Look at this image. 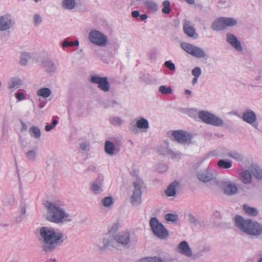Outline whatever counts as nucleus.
Instances as JSON below:
<instances>
[{"label":"nucleus","mask_w":262,"mask_h":262,"mask_svg":"<svg viewBox=\"0 0 262 262\" xmlns=\"http://www.w3.org/2000/svg\"><path fill=\"white\" fill-rule=\"evenodd\" d=\"M132 16L134 18H137L140 16V13L137 10H135L132 12Z\"/></svg>","instance_id":"nucleus-53"},{"label":"nucleus","mask_w":262,"mask_h":262,"mask_svg":"<svg viewBox=\"0 0 262 262\" xmlns=\"http://www.w3.org/2000/svg\"><path fill=\"white\" fill-rule=\"evenodd\" d=\"M192 74L196 77H199L201 74V70L199 67H195L192 70Z\"/></svg>","instance_id":"nucleus-47"},{"label":"nucleus","mask_w":262,"mask_h":262,"mask_svg":"<svg viewBox=\"0 0 262 262\" xmlns=\"http://www.w3.org/2000/svg\"><path fill=\"white\" fill-rule=\"evenodd\" d=\"M69 41H68L67 39H65L63 41V42L61 43V46L63 48H66L67 47H69Z\"/></svg>","instance_id":"nucleus-54"},{"label":"nucleus","mask_w":262,"mask_h":262,"mask_svg":"<svg viewBox=\"0 0 262 262\" xmlns=\"http://www.w3.org/2000/svg\"><path fill=\"white\" fill-rule=\"evenodd\" d=\"M136 262H147V257H145L138 260Z\"/></svg>","instance_id":"nucleus-57"},{"label":"nucleus","mask_w":262,"mask_h":262,"mask_svg":"<svg viewBox=\"0 0 262 262\" xmlns=\"http://www.w3.org/2000/svg\"><path fill=\"white\" fill-rule=\"evenodd\" d=\"M21 212L24 214L25 213V212H26L25 209H22Z\"/></svg>","instance_id":"nucleus-63"},{"label":"nucleus","mask_w":262,"mask_h":262,"mask_svg":"<svg viewBox=\"0 0 262 262\" xmlns=\"http://www.w3.org/2000/svg\"><path fill=\"white\" fill-rule=\"evenodd\" d=\"M227 41L233 47H234L237 50L242 51V48L241 45V42L237 40V38L233 35L228 34H227Z\"/></svg>","instance_id":"nucleus-20"},{"label":"nucleus","mask_w":262,"mask_h":262,"mask_svg":"<svg viewBox=\"0 0 262 262\" xmlns=\"http://www.w3.org/2000/svg\"><path fill=\"white\" fill-rule=\"evenodd\" d=\"M130 233L126 230L116 234L114 235V239L117 244H120L122 246H126L128 245L130 241Z\"/></svg>","instance_id":"nucleus-14"},{"label":"nucleus","mask_w":262,"mask_h":262,"mask_svg":"<svg viewBox=\"0 0 262 262\" xmlns=\"http://www.w3.org/2000/svg\"><path fill=\"white\" fill-rule=\"evenodd\" d=\"M129 128L134 134L144 132L147 128V120L142 117L135 118L130 122Z\"/></svg>","instance_id":"nucleus-5"},{"label":"nucleus","mask_w":262,"mask_h":262,"mask_svg":"<svg viewBox=\"0 0 262 262\" xmlns=\"http://www.w3.org/2000/svg\"><path fill=\"white\" fill-rule=\"evenodd\" d=\"M179 185L177 181H174L170 184L165 190V193L168 196H174L176 194V188Z\"/></svg>","instance_id":"nucleus-27"},{"label":"nucleus","mask_w":262,"mask_h":262,"mask_svg":"<svg viewBox=\"0 0 262 262\" xmlns=\"http://www.w3.org/2000/svg\"><path fill=\"white\" fill-rule=\"evenodd\" d=\"M234 221L238 228L248 234L258 236L262 233V226L257 222L245 220L240 215H236Z\"/></svg>","instance_id":"nucleus-3"},{"label":"nucleus","mask_w":262,"mask_h":262,"mask_svg":"<svg viewBox=\"0 0 262 262\" xmlns=\"http://www.w3.org/2000/svg\"><path fill=\"white\" fill-rule=\"evenodd\" d=\"M225 26V29L227 27H231L236 24V20L232 18L221 17Z\"/></svg>","instance_id":"nucleus-37"},{"label":"nucleus","mask_w":262,"mask_h":262,"mask_svg":"<svg viewBox=\"0 0 262 262\" xmlns=\"http://www.w3.org/2000/svg\"><path fill=\"white\" fill-rule=\"evenodd\" d=\"M165 66L168 68L169 70L173 71L176 69L175 65L173 63L171 62L170 61H166L164 63Z\"/></svg>","instance_id":"nucleus-48"},{"label":"nucleus","mask_w":262,"mask_h":262,"mask_svg":"<svg viewBox=\"0 0 262 262\" xmlns=\"http://www.w3.org/2000/svg\"><path fill=\"white\" fill-rule=\"evenodd\" d=\"M14 196L12 194H7L5 198V203L8 205H11L14 202Z\"/></svg>","instance_id":"nucleus-42"},{"label":"nucleus","mask_w":262,"mask_h":262,"mask_svg":"<svg viewBox=\"0 0 262 262\" xmlns=\"http://www.w3.org/2000/svg\"><path fill=\"white\" fill-rule=\"evenodd\" d=\"M243 119L245 121L251 124L255 121L256 116L252 111H248L244 113Z\"/></svg>","instance_id":"nucleus-23"},{"label":"nucleus","mask_w":262,"mask_h":262,"mask_svg":"<svg viewBox=\"0 0 262 262\" xmlns=\"http://www.w3.org/2000/svg\"><path fill=\"white\" fill-rule=\"evenodd\" d=\"M97 244L99 249L102 250L111 249L113 248H117V244L114 239V236L111 237L108 235H106L103 237L102 242H100Z\"/></svg>","instance_id":"nucleus-13"},{"label":"nucleus","mask_w":262,"mask_h":262,"mask_svg":"<svg viewBox=\"0 0 262 262\" xmlns=\"http://www.w3.org/2000/svg\"><path fill=\"white\" fill-rule=\"evenodd\" d=\"M224 190L226 194L231 195L237 192V188L234 184L227 183L225 184Z\"/></svg>","instance_id":"nucleus-24"},{"label":"nucleus","mask_w":262,"mask_h":262,"mask_svg":"<svg viewBox=\"0 0 262 262\" xmlns=\"http://www.w3.org/2000/svg\"><path fill=\"white\" fill-rule=\"evenodd\" d=\"M179 250L181 253L186 256H190L192 255L191 250L186 241H183L180 243Z\"/></svg>","instance_id":"nucleus-19"},{"label":"nucleus","mask_w":262,"mask_h":262,"mask_svg":"<svg viewBox=\"0 0 262 262\" xmlns=\"http://www.w3.org/2000/svg\"><path fill=\"white\" fill-rule=\"evenodd\" d=\"M149 224L154 233L159 238L164 239L168 236V230L156 218H151Z\"/></svg>","instance_id":"nucleus-6"},{"label":"nucleus","mask_w":262,"mask_h":262,"mask_svg":"<svg viewBox=\"0 0 262 262\" xmlns=\"http://www.w3.org/2000/svg\"><path fill=\"white\" fill-rule=\"evenodd\" d=\"M185 1L189 4H193L194 3V0H185Z\"/></svg>","instance_id":"nucleus-59"},{"label":"nucleus","mask_w":262,"mask_h":262,"mask_svg":"<svg viewBox=\"0 0 262 262\" xmlns=\"http://www.w3.org/2000/svg\"><path fill=\"white\" fill-rule=\"evenodd\" d=\"M183 31L186 34L191 37L196 38L197 34L193 26L188 20H185L183 25Z\"/></svg>","instance_id":"nucleus-18"},{"label":"nucleus","mask_w":262,"mask_h":262,"mask_svg":"<svg viewBox=\"0 0 262 262\" xmlns=\"http://www.w3.org/2000/svg\"><path fill=\"white\" fill-rule=\"evenodd\" d=\"M46 219L57 224H65L72 222L73 215L66 210L64 206L58 202H47L46 205Z\"/></svg>","instance_id":"nucleus-2"},{"label":"nucleus","mask_w":262,"mask_h":262,"mask_svg":"<svg viewBox=\"0 0 262 262\" xmlns=\"http://www.w3.org/2000/svg\"><path fill=\"white\" fill-rule=\"evenodd\" d=\"M191 92L190 90H185V94L190 95L191 94Z\"/></svg>","instance_id":"nucleus-61"},{"label":"nucleus","mask_w":262,"mask_h":262,"mask_svg":"<svg viewBox=\"0 0 262 262\" xmlns=\"http://www.w3.org/2000/svg\"><path fill=\"white\" fill-rule=\"evenodd\" d=\"M258 262H262V258H260L258 260Z\"/></svg>","instance_id":"nucleus-64"},{"label":"nucleus","mask_w":262,"mask_h":262,"mask_svg":"<svg viewBox=\"0 0 262 262\" xmlns=\"http://www.w3.org/2000/svg\"><path fill=\"white\" fill-rule=\"evenodd\" d=\"M143 182L142 180L138 179L133 183L134 189L133 195L130 198V203L134 206L139 205L142 201V191L141 188L143 186Z\"/></svg>","instance_id":"nucleus-7"},{"label":"nucleus","mask_w":262,"mask_h":262,"mask_svg":"<svg viewBox=\"0 0 262 262\" xmlns=\"http://www.w3.org/2000/svg\"><path fill=\"white\" fill-rule=\"evenodd\" d=\"M165 219L167 221L173 222L178 220V216L173 214L168 213L165 215Z\"/></svg>","instance_id":"nucleus-44"},{"label":"nucleus","mask_w":262,"mask_h":262,"mask_svg":"<svg viewBox=\"0 0 262 262\" xmlns=\"http://www.w3.org/2000/svg\"><path fill=\"white\" fill-rule=\"evenodd\" d=\"M15 98L17 100V101H21L26 99V95L20 92H17L15 93Z\"/></svg>","instance_id":"nucleus-46"},{"label":"nucleus","mask_w":262,"mask_h":262,"mask_svg":"<svg viewBox=\"0 0 262 262\" xmlns=\"http://www.w3.org/2000/svg\"><path fill=\"white\" fill-rule=\"evenodd\" d=\"M41 65L44 70L50 75L54 74L57 70L56 64L49 58L44 59L42 61Z\"/></svg>","instance_id":"nucleus-16"},{"label":"nucleus","mask_w":262,"mask_h":262,"mask_svg":"<svg viewBox=\"0 0 262 262\" xmlns=\"http://www.w3.org/2000/svg\"><path fill=\"white\" fill-rule=\"evenodd\" d=\"M30 136L35 139H39L41 136L40 129L36 126H32L29 129Z\"/></svg>","instance_id":"nucleus-29"},{"label":"nucleus","mask_w":262,"mask_h":262,"mask_svg":"<svg viewBox=\"0 0 262 262\" xmlns=\"http://www.w3.org/2000/svg\"><path fill=\"white\" fill-rule=\"evenodd\" d=\"M242 181L245 184H249L252 181V176L249 170H245L241 174Z\"/></svg>","instance_id":"nucleus-30"},{"label":"nucleus","mask_w":262,"mask_h":262,"mask_svg":"<svg viewBox=\"0 0 262 262\" xmlns=\"http://www.w3.org/2000/svg\"><path fill=\"white\" fill-rule=\"evenodd\" d=\"M228 156L237 160H238L241 159V154L236 151H230L228 152Z\"/></svg>","instance_id":"nucleus-45"},{"label":"nucleus","mask_w":262,"mask_h":262,"mask_svg":"<svg viewBox=\"0 0 262 262\" xmlns=\"http://www.w3.org/2000/svg\"><path fill=\"white\" fill-rule=\"evenodd\" d=\"M21 130L22 131L26 130L27 129V124L24 122L21 121Z\"/></svg>","instance_id":"nucleus-55"},{"label":"nucleus","mask_w":262,"mask_h":262,"mask_svg":"<svg viewBox=\"0 0 262 262\" xmlns=\"http://www.w3.org/2000/svg\"><path fill=\"white\" fill-rule=\"evenodd\" d=\"M42 16L39 13H35L32 16V23L35 27H39L42 23Z\"/></svg>","instance_id":"nucleus-33"},{"label":"nucleus","mask_w":262,"mask_h":262,"mask_svg":"<svg viewBox=\"0 0 262 262\" xmlns=\"http://www.w3.org/2000/svg\"><path fill=\"white\" fill-rule=\"evenodd\" d=\"M159 92L162 94L166 95L171 93L172 90L170 86L166 87L165 85H161L159 88Z\"/></svg>","instance_id":"nucleus-41"},{"label":"nucleus","mask_w":262,"mask_h":262,"mask_svg":"<svg viewBox=\"0 0 262 262\" xmlns=\"http://www.w3.org/2000/svg\"><path fill=\"white\" fill-rule=\"evenodd\" d=\"M88 39L91 43L99 47H105L108 43V36L96 29L90 30L88 34Z\"/></svg>","instance_id":"nucleus-4"},{"label":"nucleus","mask_w":262,"mask_h":262,"mask_svg":"<svg viewBox=\"0 0 262 262\" xmlns=\"http://www.w3.org/2000/svg\"><path fill=\"white\" fill-rule=\"evenodd\" d=\"M57 123H58V121L57 120H55V119L53 120L52 121V124H48L45 126V130L47 132L51 131L54 127H55L56 126Z\"/></svg>","instance_id":"nucleus-43"},{"label":"nucleus","mask_w":262,"mask_h":262,"mask_svg":"<svg viewBox=\"0 0 262 262\" xmlns=\"http://www.w3.org/2000/svg\"><path fill=\"white\" fill-rule=\"evenodd\" d=\"M15 20L10 13H6L0 16V31L8 30L14 27Z\"/></svg>","instance_id":"nucleus-11"},{"label":"nucleus","mask_w":262,"mask_h":262,"mask_svg":"<svg viewBox=\"0 0 262 262\" xmlns=\"http://www.w3.org/2000/svg\"><path fill=\"white\" fill-rule=\"evenodd\" d=\"M79 147L80 149L82 150H86L89 148V144L87 142H83L80 144Z\"/></svg>","instance_id":"nucleus-50"},{"label":"nucleus","mask_w":262,"mask_h":262,"mask_svg":"<svg viewBox=\"0 0 262 262\" xmlns=\"http://www.w3.org/2000/svg\"><path fill=\"white\" fill-rule=\"evenodd\" d=\"M69 47H72L74 46L73 41H69Z\"/></svg>","instance_id":"nucleus-62"},{"label":"nucleus","mask_w":262,"mask_h":262,"mask_svg":"<svg viewBox=\"0 0 262 262\" xmlns=\"http://www.w3.org/2000/svg\"><path fill=\"white\" fill-rule=\"evenodd\" d=\"M198 179L203 182L206 183L214 179L213 174L210 172H204L198 174Z\"/></svg>","instance_id":"nucleus-28"},{"label":"nucleus","mask_w":262,"mask_h":262,"mask_svg":"<svg viewBox=\"0 0 262 262\" xmlns=\"http://www.w3.org/2000/svg\"><path fill=\"white\" fill-rule=\"evenodd\" d=\"M212 28L213 30L219 31L225 29V26L223 23L221 18L217 19L212 25Z\"/></svg>","instance_id":"nucleus-34"},{"label":"nucleus","mask_w":262,"mask_h":262,"mask_svg":"<svg viewBox=\"0 0 262 262\" xmlns=\"http://www.w3.org/2000/svg\"><path fill=\"white\" fill-rule=\"evenodd\" d=\"M199 117L203 122L213 125L220 126L223 123L221 118L207 112H200Z\"/></svg>","instance_id":"nucleus-9"},{"label":"nucleus","mask_w":262,"mask_h":262,"mask_svg":"<svg viewBox=\"0 0 262 262\" xmlns=\"http://www.w3.org/2000/svg\"><path fill=\"white\" fill-rule=\"evenodd\" d=\"M90 81L98 85V88L104 92H108L111 89V85L107 77H100L98 75L91 76Z\"/></svg>","instance_id":"nucleus-8"},{"label":"nucleus","mask_w":262,"mask_h":262,"mask_svg":"<svg viewBox=\"0 0 262 262\" xmlns=\"http://www.w3.org/2000/svg\"><path fill=\"white\" fill-rule=\"evenodd\" d=\"M158 9L157 5L153 2H148V11L155 12Z\"/></svg>","instance_id":"nucleus-49"},{"label":"nucleus","mask_w":262,"mask_h":262,"mask_svg":"<svg viewBox=\"0 0 262 262\" xmlns=\"http://www.w3.org/2000/svg\"><path fill=\"white\" fill-rule=\"evenodd\" d=\"M219 167L222 169H228L232 167V162L231 161L220 160L217 163Z\"/></svg>","instance_id":"nucleus-35"},{"label":"nucleus","mask_w":262,"mask_h":262,"mask_svg":"<svg viewBox=\"0 0 262 262\" xmlns=\"http://www.w3.org/2000/svg\"><path fill=\"white\" fill-rule=\"evenodd\" d=\"M39 241L44 251L55 249L65 240L64 234L59 229L51 227H42L38 229Z\"/></svg>","instance_id":"nucleus-1"},{"label":"nucleus","mask_w":262,"mask_h":262,"mask_svg":"<svg viewBox=\"0 0 262 262\" xmlns=\"http://www.w3.org/2000/svg\"><path fill=\"white\" fill-rule=\"evenodd\" d=\"M119 226L120 224L119 222H117L114 223L110 229V231H115L119 229Z\"/></svg>","instance_id":"nucleus-51"},{"label":"nucleus","mask_w":262,"mask_h":262,"mask_svg":"<svg viewBox=\"0 0 262 262\" xmlns=\"http://www.w3.org/2000/svg\"><path fill=\"white\" fill-rule=\"evenodd\" d=\"M181 48L187 53L198 57L203 58L205 56V53L201 48L187 42H182Z\"/></svg>","instance_id":"nucleus-10"},{"label":"nucleus","mask_w":262,"mask_h":262,"mask_svg":"<svg viewBox=\"0 0 262 262\" xmlns=\"http://www.w3.org/2000/svg\"><path fill=\"white\" fill-rule=\"evenodd\" d=\"M198 78V77H194L193 78L192 81V83L193 84H195L197 82Z\"/></svg>","instance_id":"nucleus-58"},{"label":"nucleus","mask_w":262,"mask_h":262,"mask_svg":"<svg viewBox=\"0 0 262 262\" xmlns=\"http://www.w3.org/2000/svg\"><path fill=\"white\" fill-rule=\"evenodd\" d=\"M51 94L52 91L51 89L48 88H41L36 92L37 95L43 98L49 97Z\"/></svg>","instance_id":"nucleus-25"},{"label":"nucleus","mask_w":262,"mask_h":262,"mask_svg":"<svg viewBox=\"0 0 262 262\" xmlns=\"http://www.w3.org/2000/svg\"><path fill=\"white\" fill-rule=\"evenodd\" d=\"M110 123L115 126L121 125L123 123V120L120 117H114L110 119Z\"/></svg>","instance_id":"nucleus-40"},{"label":"nucleus","mask_w":262,"mask_h":262,"mask_svg":"<svg viewBox=\"0 0 262 262\" xmlns=\"http://www.w3.org/2000/svg\"><path fill=\"white\" fill-rule=\"evenodd\" d=\"M104 178L102 176H98L91 183L90 187V191L95 195L102 193L105 189Z\"/></svg>","instance_id":"nucleus-12"},{"label":"nucleus","mask_w":262,"mask_h":262,"mask_svg":"<svg viewBox=\"0 0 262 262\" xmlns=\"http://www.w3.org/2000/svg\"><path fill=\"white\" fill-rule=\"evenodd\" d=\"M73 43H74V46H78L79 44V41L78 40H76L75 41H73Z\"/></svg>","instance_id":"nucleus-60"},{"label":"nucleus","mask_w":262,"mask_h":262,"mask_svg":"<svg viewBox=\"0 0 262 262\" xmlns=\"http://www.w3.org/2000/svg\"><path fill=\"white\" fill-rule=\"evenodd\" d=\"M38 157V151L36 149H31L25 152V157L30 162L35 161Z\"/></svg>","instance_id":"nucleus-22"},{"label":"nucleus","mask_w":262,"mask_h":262,"mask_svg":"<svg viewBox=\"0 0 262 262\" xmlns=\"http://www.w3.org/2000/svg\"><path fill=\"white\" fill-rule=\"evenodd\" d=\"M22 85L21 79L17 76L10 77L7 81V88L9 90H16Z\"/></svg>","instance_id":"nucleus-17"},{"label":"nucleus","mask_w":262,"mask_h":262,"mask_svg":"<svg viewBox=\"0 0 262 262\" xmlns=\"http://www.w3.org/2000/svg\"><path fill=\"white\" fill-rule=\"evenodd\" d=\"M162 6H163V8L162 10V12L166 14H169L170 12V3L169 1H168L167 0L164 1L162 3Z\"/></svg>","instance_id":"nucleus-39"},{"label":"nucleus","mask_w":262,"mask_h":262,"mask_svg":"<svg viewBox=\"0 0 262 262\" xmlns=\"http://www.w3.org/2000/svg\"><path fill=\"white\" fill-rule=\"evenodd\" d=\"M31 58V54L28 52H23L21 54L20 57V63L21 65L25 66L29 62Z\"/></svg>","instance_id":"nucleus-36"},{"label":"nucleus","mask_w":262,"mask_h":262,"mask_svg":"<svg viewBox=\"0 0 262 262\" xmlns=\"http://www.w3.org/2000/svg\"><path fill=\"white\" fill-rule=\"evenodd\" d=\"M172 135L179 143H184L189 141L191 139V136L187 133L182 130H174Z\"/></svg>","instance_id":"nucleus-15"},{"label":"nucleus","mask_w":262,"mask_h":262,"mask_svg":"<svg viewBox=\"0 0 262 262\" xmlns=\"http://www.w3.org/2000/svg\"><path fill=\"white\" fill-rule=\"evenodd\" d=\"M116 146L115 144L110 140H106L104 143L105 152L110 156H113L115 154Z\"/></svg>","instance_id":"nucleus-21"},{"label":"nucleus","mask_w":262,"mask_h":262,"mask_svg":"<svg viewBox=\"0 0 262 262\" xmlns=\"http://www.w3.org/2000/svg\"><path fill=\"white\" fill-rule=\"evenodd\" d=\"M147 18V15L146 14L140 15V19L142 21H144Z\"/></svg>","instance_id":"nucleus-56"},{"label":"nucleus","mask_w":262,"mask_h":262,"mask_svg":"<svg viewBox=\"0 0 262 262\" xmlns=\"http://www.w3.org/2000/svg\"><path fill=\"white\" fill-rule=\"evenodd\" d=\"M76 5L75 0H62L61 3V7L63 9L71 10L74 9Z\"/></svg>","instance_id":"nucleus-26"},{"label":"nucleus","mask_w":262,"mask_h":262,"mask_svg":"<svg viewBox=\"0 0 262 262\" xmlns=\"http://www.w3.org/2000/svg\"><path fill=\"white\" fill-rule=\"evenodd\" d=\"M148 262H163V260L158 257H148Z\"/></svg>","instance_id":"nucleus-52"},{"label":"nucleus","mask_w":262,"mask_h":262,"mask_svg":"<svg viewBox=\"0 0 262 262\" xmlns=\"http://www.w3.org/2000/svg\"><path fill=\"white\" fill-rule=\"evenodd\" d=\"M243 208L246 213L248 215L256 216L258 214V211L255 208L249 207L247 205H244Z\"/></svg>","instance_id":"nucleus-38"},{"label":"nucleus","mask_w":262,"mask_h":262,"mask_svg":"<svg viewBox=\"0 0 262 262\" xmlns=\"http://www.w3.org/2000/svg\"><path fill=\"white\" fill-rule=\"evenodd\" d=\"M114 203V199L112 196H106L101 200V204L105 208H110Z\"/></svg>","instance_id":"nucleus-32"},{"label":"nucleus","mask_w":262,"mask_h":262,"mask_svg":"<svg viewBox=\"0 0 262 262\" xmlns=\"http://www.w3.org/2000/svg\"><path fill=\"white\" fill-rule=\"evenodd\" d=\"M250 170L255 178L258 180L262 179V170L258 166H252L250 168Z\"/></svg>","instance_id":"nucleus-31"}]
</instances>
